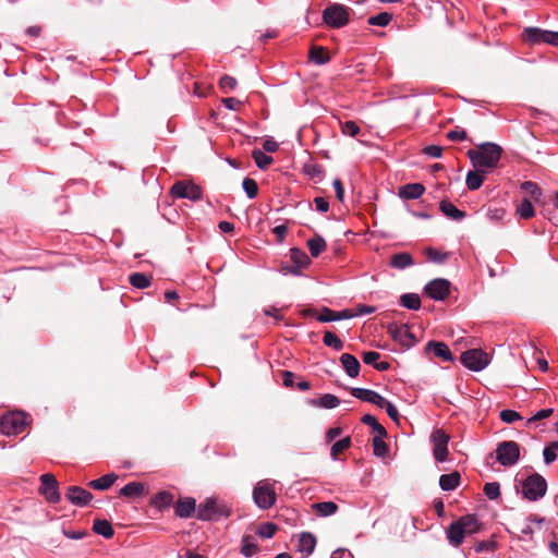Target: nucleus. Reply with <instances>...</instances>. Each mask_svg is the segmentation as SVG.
<instances>
[{"label":"nucleus","instance_id":"1","mask_svg":"<svg viewBox=\"0 0 558 558\" xmlns=\"http://www.w3.org/2000/svg\"><path fill=\"white\" fill-rule=\"evenodd\" d=\"M502 149L498 144L486 142L481 144L477 149H470L468 157L470 158L474 169L485 170L489 172L497 167Z\"/></svg>","mask_w":558,"mask_h":558},{"label":"nucleus","instance_id":"2","mask_svg":"<svg viewBox=\"0 0 558 558\" xmlns=\"http://www.w3.org/2000/svg\"><path fill=\"white\" fill-rule=\"evenodd\" d=\"M515 489L522 494L523 498L536 501L545 496L547 483L542 475L534 473L523 480L515 477Z\"/></svg>","mask_w":558,"mask_h":558},{"label":"nucleus","instance_id":"3","mask_svg":"<svg viewBox=\"0 0 558 558\" xmlns=\"http://www.w3.org/2000/svg\"><path fill=\"white\" fill-rule=\"evenodd\" d=\"M230 511L223 504H219L214 498H207L197 507L196 518L202 521H216L220 518L229 517Z\"/></svg>","mask_w":558,"mask_h":558},{"label":"nucleus","instance_id":"4","mask_svg":"<svg viewBox=\"0 0 558 558\" xmlns=\"http://www.w3.org/2000/svg\"><path fill=\"white\" fill-rule=\"evenodd\" d=\"M350 9L343 4L333 3L323 11L324 23L331 28H341L350 21Z\"/></svg>","mask_w":558,"mask_h":558},{"label":"nucleus","instance_id":"5","mask_svg":"<svg viewBox=\"0 0 558 558\" xmlns=\"http://www.w3.org/2000/svg\"><path fill=\"white\" fill-rule=\"evenodd\" d=\"M26 425V414L23 411L8 413L0 420V430L7 436L21 434L25 429Z\"/></svg>","mask_w":558,"mask_h":558},{"label":"nucleus","instance_id":"6","mask_svg":"<svg viewBox=\"0 0 558 558\" xmlns=\"http://www.w3.org/2000/svg\"><path fill=\"white\" fill-rule=\"evenodd\" d=\"M520 459V446L513 440H505L497 445L496 460L502 466H512Z\"/></svg>","mask_w":558,"mask_h":558},{"label":"nucleus","instance_id":"7","mask_svg":"<svg viewBox=\"0 0 558 558\" xmlns=\"http://www.w3.org/2000/svg\"><path fill=\"white\" fill-rule=\"evenodd\" d=\"M460 360L463 366L473 372H481L489 364L488 354L481 349L466 350Z\"/></svg>","mask_w":558,"mask_h":558},{"label":"nucleus","instance_id":"8","mask_svg":"<svg viewBox=\"0 0 558 558\" xmlns=\"http://www.w3.org/2000/svg\"><path fill=\"white\" fill-rule=\"evenodd\" d=\"M39 494L45 497L49 504H58L61 500L59 483L51 473H45L40 476Z\"/></svg>","mask_w":558,"mask_h":558},{"label":"nucleus","instance_id":"9","mask_svg":"<svg viewBox=\"0 0 558 558\" xmlns=\"http://www.w3.org/2000/svg\"><path fill=\"white\" fill-rule=\"evenodd\" d=\"M524 35L530 44H548L558 47V32L546 31L538 27H526Z\"/></svg>","mask_w":558,"mask_h":558},{"label":"nucleus","instance_id":"10","mask_svg":"<svg viewBox=\"0 0 558 558\" xmlns=\"http://www.w3.org/2000/svg\"><path fill=\"white\" fill-rule=\"evenodd\" d=\"M390 337L404 349H410L416 342L415 336L408 325L391 323L388 326Z\"/></svg>","mask_w":558,"mask_h":558},{"label":"nucleus","instance_id":"11","mask_svg":"<svg viewBox=\"0 0 558 558\" xmlns=\"http://www.w3.org/2000/svg\"><path fill=\"white\" fill-rule=\"evenodd\" d=\"M170 193L178 198H187L193 202L201 201L203 192L201 187L194 183H185L182 181L175 182L170 190Z\"/></svg>","mask_w":558,"mask_h":558},{"label":"nucleus","instance_id":"12","mask_svg":"<svg viewBox=\"0 0 558 558\" xmlns=\"http://www.w3.org/2000/svg\"><path fill=\"white\" fill-rule=\"evenodd\" d=\"M434 445L433 454L437 462H445L448 458L449 436L444 429H435L430 435Z\"/></svg>","mask_w":558,"mask_h":558},{"label":"nucleus","instance_id":"13","mask_svg":"<svg viewBox=\"0 0 558 558\" xmlns=\"http://www.w3.org/2000/svg\"><path fill=\"white\" fill-rule=\"evenodd\" d=\"M253 499L258 508L269 509L276 501V494L267 484L258 483L253 490Z\"/></svg>","mask_w":558,"mask_h":558},{"label":"nucleus","instance_id":"14","mask_svg":"<svg viewBox=\"0 0 558 558\" xmlns=\"http://www.w3.org/2000/svg\"><path fill=\"white\" fill-rule=\"evenodd\" d=\"M424 292L435 301H444L450 293V282L444 278L433 279L424 287Z\"/></svg>","mask_w":558,"mask_h":558},{"label":"nucleus","instance_id":"15","mask_svg":"<svg viewBox=\"0 0 558 558\" xmlns=\"http://www.w3.org/2000/svg\"><path fill=\"white\" fill-rule=\"evenodd\" d=\"M65 498L76 507H85L92 501L93 494L81 486H70L65 492Z\"/></svg>","mask_w":558,"mask_h":558},{"label":"nucleus","instance_id":"16","mask_svg":"<svg viewBox=\"0 0 558 558\" xmlns=\"http://www.w3.org/2000/svg\"><path fill=\"white\" fill-rule=\"evenodd\" d=\"M350 393L361 401L368 402L377 407H380L381 403L385 401V398L380 396L377 391L367 388L354 387L351 388Z\"/></svg>","mask_w":558,"mask_h":558},{"label":"nucleus","instance_id":"17","mask_svg":"<svg viewBox=\"0 0 558 558\" xmlns=\"http://www.w3.org/2000/svg\"><path fill=\"white\" fill-rule=\"evenodd\" d=\"M174 510L175 514L181 519L191 518L197 511L196 500L192 497L182 498L177 502Z\"/></svg>","mask_w":558,"mask_h":558},{"label":"nucleus","instance_id":"18","mask_svg":"<svg viewBox=\"0 0 558 558\" xmlns=\"http://www.w3.org/2000/svg\"><path fill=\"white\" fill-rule=\"evenodd\" d=\"M340 363L349 377L355 378L359 376L361 364L354 355L350 353H343L340 356Z\"/></svg>","mask_w":558,"mask_h":558},{"label":"nucleus","instance_id":"19","mask_svg":"<svg viewBox=\"0 0 558 558\" xmlns=\"http://www.w3.org/2000/svg\"><path fill=\"white\" fill-rule=\"evenodd\" d=\"M316 546V537L310 532H303L300 534L298 542V551L303 554V557L306 558L314 551Z\"/></svg>","mask_w":558,"mask_h":558},{"label":"nucleus","instance_id":"20","mask_svg":"<svg viewBox=\"0 0 558 558\" xmlns=\"http://www.w3.org/2000/svg\"><path fill=\"white\" fill-rule=\"evenodd\" d=\"M426 351L433 352L436 356L440 357L446 362L453 361L452 353L449 347L440 341H429L426 344Z\"/></svg>","mask_w":558,"mask_h":558},{"label":"nucleus","instance_id":"21","mask_svg":"<svg viewBox=\"0 0 558 558\" xmlns=\"http://www.w3.org/2000/svg\"><path fill=\"white\" fill-rule=\"evenodd\" d=\"M461 525H463V531L465 535H474L478 533L482 529V523L480 522L476 514H465L458 519Z\"/></svg>","mask_w":558,"mask_h":558},{"label":"nucleus","instance_id":"22","mask_svg":"<svg viewBox=\"0 0 558 558\" xmlns=\"http://www.w3.org/2000/svg\"><path fill=\"white\" fill-rule=\"evenodd\" d=\"M446 534L449 543L454 547H458L463 542L465 535L463 525L458 520L448 526Z\"/></svg>","mask_w":558,"mask_h":558},{"label":"nucleus","instance_id":"23","mask_svg":"<svg viewBox=\"0 0 558 558\" xmlns=\"http://www.w3.org/2000/svg\"><path fill=\"white\" fill-rule=\"evenodd\" d=\"M425 192V187L421 183H409L400 187L399 195L405 199H417Z\"/></svg>","mask_w":558,"mask_h":558},{"label":"nucleus","instance_id":"24","mask_svg":"<svg viewBox=\"0 0 558 558\" xmlns=\"http://www.w3.org/2000/svg\"><path fill=\"white\" fill-rule=\"evenodd\" d=\"M439 209L446 217L454 221H461L466 216L464 211L460 210L449 201H441L439 203Z\"/></svg>","mask_w":558,"mask_h":558},{"label":"nucleus","instance_id":"25","mask_svg":"<svg viewBox=\"0 0 558 558\" xmlns=\"http://www.w3.org/2000/svg\"><path fill=\"white\" fill-rule=\"evenodd\" d=\"M414 264L412 255L408 252L393 254L390 258L389 265L395 269H405Z\"/></svg>","mask_w":558,"mask_h":558},{"label":"nucleus","instance_id":"26","mask_svg":"<svg viewBox=\"0 0 558 558\" xmlns=\"http://www.w3.org/2000/svg\"><path fill=\"white\" fill-rule=\"evenodd\" d=\"M486 173L487 172L485 170H480V169L469 171L466 173V178H465V184H466L468 189L471 191L478 190L484 182Z\"/></svg>","mask_w":558,"mask_h":558},{"label":"nucleus","instance_id":"27","mask_svg":"<svg viewBox=\"0 0 558 558\" xmlns=\"http://www.w3.org/2000/svg\"><path fill=\"white\" fill-rule=\"evenodd\" d=\"M460 473L454 471L449 474H442L439 477V486L445 492L454 490L460 484Z\"/></svg>","mask_w":558,"mask_h":558},{"label":"nucleus","instance_id":"28","mask_svg":"<svg viewBox=\"0 0 558 558\" xmlns=\"http://www.w3.org/2000/svg\"><path fill=\"white\" fill-rule=\"evenodd\" d=\"M117 478H118V476L114 473H109V474L102 475L99 478L90 481L88 483V486L96 490H106L114 484Z\"/></svg>","mask_w":558,"mask_h":558},{"label":"nucleus","instance_id":"29","mask_svg":"<svg viewBox=\"0 0 558 558\" xmlns=\"http://www.w3.org/2000/svg\"><path fill=\"white\" fill-rule=\"evenodd\" d=\"M145 493V486L143 483L140 482H130L126 485H124L119 494L123 497L134 498L140 497L144 495Z\"/></svg>","mask_w":558,"mask_h":558},{"label":"nucleus","instance_id":"30","mask_svg":"<svg viewBox=\"0 0 558 558\" xmlns=\"http://www.w3.org/2000/svg\"><path fill=\"white\" fill-rule=\"evenodd\" d=\"M173 502V495L167 490L157 493L150 500V505L159 510L168 508Z\"/></svg>","mask_w":558,"mask_h":558},{"label":"nucleus","instance_id":"31","mask_svg":"<svg viewBox=\"0 0 558 558\" xmlns=\"http://www.w3.org/2000/svg\"><path fill=\"white\" fill-rule=\"evenodd\" d=\"M311 403L315 407L323 409H335L340 404V400L337 396L331 393H325L317 399H313Z\"/></svg>","mask_w":558,"mask_h":558},{"label":"nucleus","instance_id":"32","mask_svg":"<svg viewBox=\"0 0 558 558\" xmlns=\"http://www.w3.org/2000/svg\"><path fill=\"white\" fill-rule=\"evenodd\" d=\"M308 59L316 65H324L329 61L330 58L325 48L313 46L310 50Z\"/></svg>","mask_w":558,"mask_h":558},{"label":"nucleus","instance_id":"33","mask_svg":"<svg viewBox=\"0 0 558 558\" xmlns=\"http://www.w3.org/2000/svg\"><path fill=\"white\" fill-rule=\"evenodd\" d=\"M93 531L105 538H111L114 534L111 523L107 520H95Z\"/></svg>","mask_w":558,"mask_h":558},{"label":"nucleus","instance_id":"34","mask_svg":"<svg viewBox=\"0 0 558 558\" xmlns=\"http://www.w3.org/2000/svg\"><path fill=\"white\" fill-rule=\"evenodd\" d=\"M326 241L320 235L307 240V247L313 257H318L326 250Z\"/></svg>","mask_w":558,"mask_h":558},{"label":"nucleus","instance_id":"35","mask_svg":"<svg viewBox=\"0 0 558 558\" xmlns=\"http://www.w3.org/2000/svg\"><path fill=\"white\" fill-rule=\"evenodd\" d=\"M400 305L411 311H418L421 307L420 295L416 293H403L400 296Z\"/></svg>","mask_w":558,"mask_h":558},{"label":"nucleus","instance_id":"36","mask_svg":"<svg viewBox=\"0 0 558 558\" xmlns=\"http://www.w3.org/2000/svg\"><path fill=\"white\" fill-rule=\"evenodd\" d=\"M290 259L295 266L305 268L311 263L307 254L299 247H292L290 250Z\"/></svg>","mask_w":558,"mask_h":558},{"label":"nucleus","instance_id":"37","mask_svg":"<svg viewBox=\"0 0 558 558\" xmlns=\"http://www.w3.org/2000/svg\"><path fill=\"white\" fill-rule=\"evenodd\" d=\"M252 157L260 170H266L274 161L272 157L257 148L252 151Z\"/></svg>","mask_w":558,"mask_h":558},{"label":"nucleus","instance_id":"38","mask_svg":"<svg viewBox=\"0 0 558 558\" xmlns=\"http://www.w3.org/2000/svg\"><path fill=\"white\" fill-rule=\"evenodd\" d=\"M313 509L323 517H328L337 512L338 506L333 501H323L313 505Z\"/></svg>","mask_w":558,"mask_h":558},{"label":"nucleus","instance_id":"39","mask_svg":"<svg viewBox=\"0 0 558 558\" xmlns=\"http://www.w3.org/2000/svg\"><path fill=\"white\" fill-rule=\"evenodd\" d=\"M361 421L371 426L373 430L376 433V436H387V432L385 427L379 424L376 420V417L372 414H364L361 418Z\"/></svg>","mask_w":558,"mask_h":558},{"label":"nucleus","instance_id":"40","mask_svg":"<svg viewBox=\"0 0 558 558\" xmlns=\"http://www.w3.org/2000/svg\"><path fill=\"white\" fill-rule=\"evenodd\" d=\"M129 281L137 289H145L150 286V278L143 272H134L130 275Z\"/></svg>","mask_w":558,"mask_h":558},{"label":"nucleus","instance_id":"41","mask_svg":"<svg viewBox=\"0 0 558 558\" xmlns=\"http://www.w3.org/2000/svg\"><path fill=\"white\" fill-rule=\"evenodd\" d=\"M323 342L326 347L332 348L336 351L343 349V341L331 331H325Z\"/></svg>","mask_w":558,"mask_h":558},{"label":"nucleus","instance_id":"42","mask_svg":"<svg viewBox=\"0 0 558 558\" xmlns=\"http://www.w3.org/2000/svg\"><path fill=\"white\" fill-rule=\"evenodd\" d=\"M392 20V15L388 12H380L376 15L369 16L367 23L373 26H387Z\"/></svg>","mask_w":558,"mask_h":558},{"label":"nucleus","instance_id":"43","mask_svg":"<svg viewBox=\"0 0 558 558\" xmlns=\"http://www.w3.org/2000/svg\"><path fill=\"white\" fill-rule=\"evenodd\" d=\"M351 446V438L344 437L342 439L337 440L333 442L330 449V457L332 460L338 459V454L341 453L343 450L348 449Z\"/></svg>","mask_w":558,"mask_h":558},{"label":"nucleus","instance_id":"44","mask_svg":"<svg viewBox=\"0 0 558 558\" xmlns=\"http://www.w3.org/2000/svg\"><path fill=\"white\" fill-rule=\"evenodd\" d=\"M385 436H375L373 438V452L378 458H384L388 453V446L383 440Z\"/></svg>","mask_w":558,"mask_h":558},{"label":"nucleus","instance_id":"45","mask_svg":"<svg viewBox=\"0 0 558 558\" xmlns=\"http://www.w3.org/2000/svg\"><path fill=\"white\" fill-rule=\"evenodd\" d=\"M252 539V536H244L242 539L241 554L244 557H252L257 553L258 547Z\"/></svg>","mask_w":558,"mask_h":558},{"label":"nucleus","instance_id":"46","mask_svg":"<svg viewBox=\"0 0 558 558\" xmlns=\"http://www.w3.org/2000/svg\"><path fill=\"white\" fill-rule=\"evenodd\" d=\"M242 187L250 199H253L258 194V185L255 180L245 178L242 182Z\"/></svg>","mask_w":558,"mask_h":558},{"label":"nucleus","instance_id":"47","mask_svg":"<svg viewBox=\"0 0 558 558\" xmlns=\"http://www.w3.org/2000/svg\"><path fill=\"white\" fill-rule=\"evenodd\" d=\"M521 190L526 192L535 201H538L542 196V190L535 182L532 181H524L521 183Z\"/></svg>","mask_w":558,"mask_h":558},{"label":"nucleus","instance_id":"48","mask_svg":"<svg viewBox=\"0 0 558 558\" xmlns=\"http://www.w3.org/2000/svg\"><path fill=\"white\" fill-rule=\"evenodd\" d=\"M517 211L520 215V217L524 219H530L535 214L534 207L527 198H523Z\"/></svg>","mask_w":558,"mask_h":558},{"label":"nucleus","instance_id":"49","mask_svg":"<svg viewBox=\"0 0 558 558\" xmlns=\"http://www.w3.org/2000/svg\"><path fill=\"white\" fill-rule=\"evenodd\" d=\"M483 492L489 500H495L500 496V485L498 482L486 483Z\"/></svg>","mask_w":558,"mask_h":558},{"label":"nucleus","instance_id":"50","mask_svg":"<svg viewBox=\"0 0 558 558\" xmlns=\"http://www.w3.org/2000/svg\"><path fill=\"white\" fill-rule=\"evenodd\" d=\"M236 84L235 77L227 74L221 76L219 81V87L225 94L232 92L236 87Z\"/></svg>","mask_w":558,"mask_h":558},{"label":"nucleus","instance_id":"51","mask_svg":"<svg viewBox=\"0 0 558 558\" xmlns=\"http://www.w3.org/2000/svg\"><path fill=\"white\" fill-rule=\"evenodd\" d=\"M277 531V526L274 523L266 522L258 526L257 535L263 538H271Z\"/></svg>","mask_w":558,"mask_h":558},{"label":"nucleus","instance_id":"52","mask_svg":"<svg viewBox=\"0 0 558 558\" xmlns=\"http://www.w3.org/2000/svg\"><path fill=\"white\" fill-rule=\"evenodd\" d=\"M341 131L344 135L356 136L360 133V126L354 121H345L341 123Z\"/></svg>","mask_w":558,"mask_h":558},{"label":"nucleus","instance_id":"53","mask_svg":"<svg viewBox=\"0 0 558 558\" xmlns=\"http://www.w3.org/2000/svg\"><path fill=\"white\" fill-rule=\"evenodd\" d=\"M379 408L385 409L387 415L392 421H395V422L399 421V417H400L399 411H398L397 407L392 402H390L389 400L385 399V401L381 403V405Z\"/></svg>","mask_w":558,"mask_h":558},{"label":"nucleus","instance_id":"54","mask_svg":"<svg viewBox=\"0 0 558 558\" xmlns=\"http://www.w3.org/2000/svg\"><path fill=\"white\" fill-rule=\"evenodd\" d=\"M506 215L507 213L504 208H488L486 211L487 219L493 222L502 221Z\"/></svg>","mask_w":558,"mask_h":558},{"label":"nucleus","instance_id":"55","mask_svg":"<svg viewBox=\"0 0 558 558\" xmlns=\"http://www.w3.org/2000/svg\"><path fill=\"white\" fill-rule=\"evenodd\" d=\"M499 417L502 422L508 423V424H511V423H514L515 421L521 420V415L519 412H517L514 410H509V409L502 410L499 414Z\"/></svg>","mask_w":558,"mask_h":558},{"label":"nucleus","instance_id":"56","mask_svg":"<svg viewBox=\"0 0 558 558\" xmlns=\"http://www.w3.org/2000/svg\"><path fill=\"white\" fill-rule=\"evenodd\" d=\"M553 412H554V410L549 409V408L548 409H542V410L537 411L533 416H531L527 420L526 426H531V424L536 422V421H541V420L549 417L553 414Z\"/></svg>","mask_w":558,"mask_h":558},{"label":"nucleus","instance_id":"57","mask_svg":"<svg viewBox=\"0 0 558 558\" xmlns=\"http://www.w3.org/2000/svg\"><path fill=\"white\" fill-rule=\"evenodd\" d=\"M468 135L463 129L451 130L447 133V138L452 142H461L466 140Z\"/></svg>","mask_w":558,"mask_h":558},{"label":"nucleus","instance_id":"58","mask_svg":"<svg viewBox=\"0 0 558 558\" xmlns=\"http://www.w3.org/2000/svg\"><path fill=\"white\" fill-rule=\"evenodd\" d=\"M335 311L329 307H323L322 313L316 318L320 323H331L335 322Z\"/></svg>","mask_w":558,"mask_h":558},{"label":"nucleus","instance_id":"59","mask_svg":"<svg viewBox=\"0 0 558 558\" xmlns=\"http://www.w3.org/2000/svg\"><path fill=\"white\" fill-rule=\"evenodd\" d=\"M423 153L430 158H440L442 156V147L439 145H428L424 147Z\"/></svg>","mask_w":558,"mask_h":558},{"label":"nucleus","instance_id":"60","mask_svg":"<svg viewBox=\"0 0 558 558\" xmlns=\"http://www.w3.org/2000/svg\"><path fill=\"white\" fill-rule=\"evenodd\" d=\"M426 254H427V257L429 258V260L437 263V264H441L446 259V254H442L439 251L434 250V248H428L426 251Z\"/></svg>","mask_w":558,"mask_h":558},{"label":"nucleus","instance_id":"61","mask_svg":"<svg viewBox=\"0 0 558 558\" xmlns=\"http://www.w3.org/2000/svg\"><path fill=\"white\" fill-rule=\"evenodd\" d=\"M222 105L229 110L238 111L242 102L238 98L228 97L222 99Z\"/></svg>","mask_w":558,"mask_h":558},{"label":"nucleus","instance_id":"62","mask_svg":"<svg viewBox=\"0 0 558 558\" xmlns=\"http://www.w3.org/2000/svg\"><path fill=\"white\" fill-rule=\"evenodd\" d=\"M380 357V354L376 351H366L363 353V362L368 365L376 364V361Z\"/></svg>","mask_w":558,"mask_h":558},{"label":"nucleus","instance_id":"63","mask_svg":"<svg viewBox=\"0 0 558 558\" xmlns=\"http://www.w3.org/2000/svg\"><path fill=\"white\" fill-rule=\"evenodd\" d=\"M316 209L320 213H327L329 209V203L322 196L314 198Z\"/></svg>","mask_w":558,"mask_h":558},{"label":"nucleus","instance_id":"64","mask_svg":"<svg viewBox=\"0 0 558 558\" xmlns=\"http://www.w3.org/2000/svg\"><path fill=\"white\" fill-rule=\"evenodd\" d=\"M330 558H353V555L349 549L338 548L331 554Z\"/></svg>","mask_w":558,"mask_h":558}]
</instances>
